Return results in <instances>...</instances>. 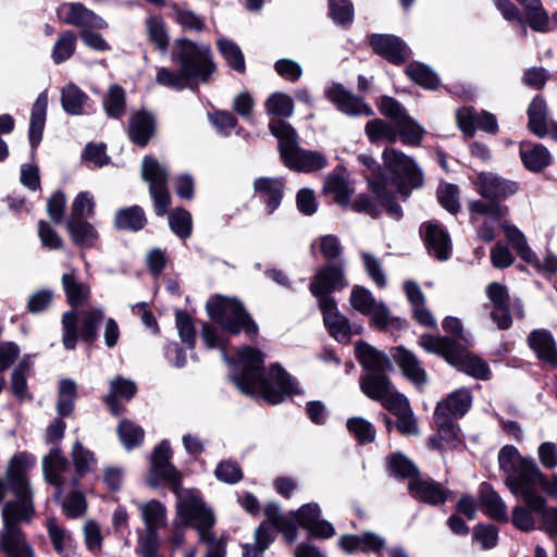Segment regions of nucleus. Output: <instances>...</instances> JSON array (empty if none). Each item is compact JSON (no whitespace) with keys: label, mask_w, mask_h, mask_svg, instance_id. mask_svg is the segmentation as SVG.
Segmentation results:
<instances>
[{"label":"nucleus","mask_w":557,"mask_h":557,"mask_svg":"<svg viewBox=\"0 0 557 557\" xmlns=\"http://www.w3.org/2000/svg\"><path fill=\"white\" fill-rule=\"evenodd\" d=\"M36 458L28 453L14 455L7 470V481L16 499L3 507V529L0 532L1 548L8 557H32L33 553L26 544L18 522L29 521L33 513L32 491L27 472L34 468Z\"/></svg>","instance_id":"obj_1"},{"label":"nucleus","mask_w":557,"mask_h":557,"mask_svg":"<svg viewBox=\"0 0 557 557\" xmlns=\"http://www.w3.org/2000/svg\"><path fill=\"white\" fill-rule=\"evenodd\" d=\"M263 363L264 356L259 349L244 347L238 351L232 379L243 393L261 396L273 405L282 403L288 395L299 393L296 381L277 364L271 367L265 377Z\"/></svg>","instance_id":"obj_2"},{"label":"nucleus","mask_w":557,"mask_h":557,"mask_svg":"<svg viewBox=\"0 0 557 557\" xmlns=\"http://www.w3.org/2000/svg\"><path fill=\"white\" fill-rule=\"evenodd\" d=\"M382 159L386 177L372 178L368 174L366 177L380 205L397 219L401 215V208L395 202L394 194L407 198L411 189L422 186L423 173L411 157L395 148L385 149Z\"/></svg>","instance_id":"obj_3"},{"label":"nucleus","mask_w":557,"mask_h":557,"mask_svg":"<svg viewBox=\"0 0 557 557\" xmlns=\"http://www.w3.org/2000/svg\"><path fill=\"white\" fill-rule=\"evenodd\" d=\"M163 472L169 478L180 496L177 505L178 516L184 519L186 523H190L198 532L199 541L207 544V553L203 557H225L226 542L223 539L215 540L214 534L210 531L215 522L214 513L208 509L201 500L193 492H178L177 479L174 470L166 468Z\"/></svg>","instance_id":"obj_4"},{"label":"nucleus","mask_w":557,"mask_h":557,"mask_svg":"<svg viewBox=\"0 0 557 557\" xmlns=\"http://www.w3.org/2000/svg\"><path fill=\"white\" fill-rule=\"evenodd\" d=\"M419 345L428 352L443 356L449 364L475 379H490L488 366L456 339L424 334L419 337Z\"/></svg>","instance_id":"obj_5"},{"label":"nucleus","mask_w":557,"mask_h":557,"mask_svg":"<svg viewBox=\"0 0 557 557\" xmlns=\"http://www.w3.org/2000/svg\"><path fill=\"white\" fill-rule=\"evenodd\" d=\"M172 61L182 67L193 87L199 83H208L216 69L208 45L185 38L174 41Z\"/></svg>","instance_id":"obj_6"},{"label":"nucleus","mask_w":557,"mask_h":557,"mask_svg":"<svg viewBox=\"0 0 557 557\" xmlns=\"http://www.w3.org/2000/svg\"><path fill=\"white\" fill-rule=\"evenodd\" d=\"M271 133L280 141V151L286 166L301 172H311L323 169L326 165V159L317 151L302 150L297 146V135L295 129L281 120L270 122Z\"/></svg>","instance_id":"obj_7"},{"label":"nucleus","mask_w":557,"mask_h":557,"mask_svg":"<svg viewBox=\"0 0 557 557\" xmlns=\"http://www.w3.org/2000/svg\"><path fill=\"white\" fill-rule=\"evenodd\" d=\"M499 468L507 474L506 484L519 497L530 482L539 481L542 472L532 458L522 457L512 445L504 446L498 454Z\"/></svg>","instance_id":"obj_8"},{"label":"nucleus","mask_w":557,"mask_h":557,"mask_svg":"<svg viewBox=\"0 0 557 557\" xmlns=\"http://www.w3.org/2000/svg\"><path fill=\"white\" fill-rule=\"evenodd\" d=\"M170 459H171V447H170V444H169L168 441H162L154 448V450H153V453L151 455V465H150V470H149V474H148V478H147L148 485L151 486V487H157V486H159V484L161 482H165V483L170 484L171 487H172V491L175 493V495L177 497V502H180V496H178V494L175 491L173 482L169 478H166V475L163 474V472H165V470H168L166 468H171L172 470H174L176 479H177V481H176L177 482V491L178 492H186L187 491V492L195 493V495L201 500V503L208 509H210L203 503L202 498L200 497V495H199V493L197 491L189 490V488H181V473L170 462ZM177 505H178V503H176V506ZM176 515H178L177 511H176ZM177 518L180 519V522L178 523H174L175 524V530L173 532V535L171 536V543L175 547L181 546L183 544V542H184V534H183V532H181L178 530V524L190 525V527L195 528L193 524L186 523L184 521V519H182L180 516H177Z\"/></svg>","instance_id":"obj_9"},{"label":"nucleus","mask_w":557,"mask_h":557,"mask_svg":"<svg viewBox=\"0 0 557 557\" xmlns=\"http://www.w3.org/2000/svg\"><path fill=\"white\" fill-rule=\"evenodd\" d=\"M209 317L232 334L240 331L248 335H256L258 326L249 318L242 304L235 298L215 295L208 299L206 305Z\"/></svg>","instance_id":"obj_10"},{"label":"nucleus","mask_w":557,"mask_h":557,"mask_svg":"<svg viewBox=\"0 0 557 557\" xmlns=\"http://www.w3.org/2000/svg\"><path fill=\"white\" fill-rule=\"evenodd\" d=\"M472 396L469 389L459 388L441 400L434 411V422L441 437L446 442L459 440V429L455 420L461 418L471 407Z\"/></svg>","instance_id":"obj_11"},{"label":"nucleus","mask_w":557,"mask_h":557,"mask_svg":"<svg viewBox=\"0 0 557 557\" xmlns=\"http://www.w3.org/2000/svg\"><path fill=\"white\" fill-rule=\"evenodd\" d=\"M141 177L149 186L150 196L153 199L154 211L158 215L165 214L170 206L168 190V170L152 157H145L141 163Z\"/></svg>","instance_id":"obj_12"},{"label":"nucleus","mask_w":557,"mask_h":557,"mask_svg":"<svg viewBox=\"0 0 557 557\" xmlns=\"http://www.w3.org/2000/svg\"><path fill=\"white\" fill-rule=\"evenodd\" d=\"M527 491H521L519 497L530 507L534 513L541 515L544 521L554 530L556 528L557 509H547L544 499L536 493L537 487H542L548 495H557V475L547 480L543 474L541 480L530 482L525 486Z\"/></svg>","instance_id":"obj_13"},{"label":"nucleus","mask_w":557,"mask_h":557,"mask_svg":"<svg viewBox=\"0 0 557 557\" xmlns=\"http://www.w3.org/2000/svg\"><path fill=\"white\" fill-rule=\"evenodd\" d=\"M349 302L355 310L370 317L380 329L385 327L391 322L388 308L382 301L376 300L371 292L362 286L352 287Z\"/></svg>","instance_id":"obj_14"},{"label":"nucleus","mask_w":557,"mask_h":557,"mask_svg":"<svg viewBox=\"0 0 557 557\" xmlns=\"http://www.w3.org/2000/svg\"><path fill=\"white\" fill-rule=\"evenodd\" d=\"M344 265V262L330 263L315 273L309 289L319 302L324 298H332V292L347 286Z\"/></svg>","instance_id":"obj_15"},{"label":"nucleus","mask_w":557,"mask_h":557,"mask_svg":"<svg viewBox=\"0 0 557 557\" xmlns=\"http://www.w3.org/2000/svg\"><path fill=\"white\" fill-rule=\"evenodd\" d=\"M321 508L318 503L304 504L299 509L290 511V521L306 529L311 536L318 539H330L335 534L332 523L320 519Z\"/></svg>","instance_id":"obj_16"},{"label":"nucleus","mask_w":557,"mask_h":557,"mask_svg":"<svg viewBox=\"0 0 557 557\" xmlns=\"http://www.w3.org/2000/svg\"><path fill=\"white\" fill-rule=\"evenodd\" d=\"M472 182L475 190L482 197L495 202L506 199L518 191L517 183L499 177L491 172L479 173Z\"/></svg>","instance_id":"obj_17"},{"label":"nucleus","mask_w":557,"mask_h":557,"mask_svg":"<svg viewBox=\"0 0 557 557\" xmlns=\"http://www.w3.org/2000/svg\"><path fill=\"white\" fill-rule=\"evenodd\" d=\"M329 99L341 112L348 115H372V109L360 98L354 96L343 85L334 83L324 91Z\"/></svg>","instance_id":"obj_18"},{"label":"nucleus","mask_w":557,"mask_h":557,"mask_svg":"<svg viewBox=\"0 0 557 557\" xmlns=\"http://www.w3.org/2000/svg\"><path fill=\"white\" fill-rule=\"evenodd\" d=\"M59 17L66 24L85 28L103 29L107 22L79 3H65L58 9Z\"/></svg>","instance_id":"obj_19"},{"label":"nucleus","mask_w":557,"mask_h":557,"mask_svg":"<svg viewBox=\"0 0 557 557\" xmlns=\"http://www.w3.org/2000/svg\"><path fill=\"white\" fill-rule=\"evenodd\" d=\"M486 296L493 306L491 311L492 320L499 329H509L512 320L509 312V294L506 286L496 282L491 283L486 286Z\"/></svg>","instance_id":"obj_20"},{"label":"nucleus","mask_w":557,"mask_h":557,"mask_svg":"<svg viewBox=\"0 0 557 557\" xmlns=\"http://www.w3.org/2000/svg\"><path fill=\"white\" fill-rule=\"evenodd\" d=\"M372 49L392 63L399 64L409 57V48L397 36L374 34L370 37Z\"/></svg>","instance_id":"obj_21"},{"label":"nucleus","mask_w":557,"mask_h":557,"mask_svg":"<svg viewBox=\"0 0 557 557\" xmlns=\"http://www.w3.org/2000/svg\"><path fill=\"white\" fill-rule=\"evenodd\" d=\"M468 208L472 221H475V215L486 216L485 225L479 230L478 234L483 240L492 242L495 236L494 228L487 225V221H502L508 214V208L495 201L486 203L481 200L469 201Z\"/></svg>","instance_id":"obj_22"},{"label":"nucleus","mask_w":557,"mask_h":557,"mask_svg":"<svg viewBox=\"0 0 557 557\" xmlns=\"http://www.w3.org/2000/svg\"><path fill=\"white\" fill-rule=\"evenodd\" d=\"M319 307L323 313L324 324L331 335L337 342L348 341L351 327L348 320L338 311L334 298H324L320 300Z\"/></svg>","instance_id":"obj_23"},{"label":"nucleus","mask_w":557,"mask_h":557,"mask_svg":"<svg viewBox=\"0 0 557 557\" xmlns=\"http://www.w3.org/2000/svg\"><path fill=\"white\" fill-rule=\"evenodd\" d=\"M422 230L429 252L438 260H447L451 251L448 233L434 222L424 223Z\"/></svg>","instance_id":"obj_24"},{"label":"nucleus","mask_w":557,"mask_h":557,"mask_svg":"<svg viewBox=\"0 0 557 557\" xmlns=\"http://www.w3.org/2000/svg\"><path fill=\"white\" fill-rule=\"evenodd\" d=\"M408 488L412 497L431 505L442 504L447 497V491L430 480L413 478Z\"/></svg>","instance_id":"obj_25"},{"label":"nucleus","mask_w":557,"mask_h":557,"mask_svg":"<svg viewBox=\"0 0 557 557\" xmlns=\"http://www.w3.org/2000/svg\"><path fill=\"white\" fill-rule=\"evenodd\" d=\"M392 356L401 369L404 375L411 382L416 385H423L426 382V373L411 351L403 347H397L393 349Z\"/></svg>","instance_id":"obj_26"},{"label":"nucleus","mask_w":557,"mask_h":557,"mask_svg":"<svg viewBox=\"0 0 557 557\" xmlns=\"http://www.w3.org/2000/svg\"><path fill=\"white\" fill-rule=\"evenodd\" d=\"M48 108V92L44 90L37 97L30 113L28 138L33 150L39 145L46 123Z\"/></svg>","instance_id":"obj_27"},{"label":"nucleus","mask_w":557,"mask_h":557,"mask_svg":"<svg viewBox=\"0 0 557 557\" xmlns=\"http://www.w3.org/2000/svg\"><path fill=\"white\" fill-rule=\"evenodd\" d=\"M67 467V459L61 454L59 448H52L42 459L45 480L57 487L58 494L61 493L63 484L61 474L66 471Z\"/></svg>","instance_id":"obj_28"},{"label":"nucleus","mask_w":557,"mask_h":557,"mask_svg":"<svg viewBox=\"0 0 557 557\" xmlns=\"http://www.w3.org/2000/svg\"><path fill=\"white\" fill-rule=\"evenodd\" d=\"M356 354L359 362L373 373H381L392 369L389 358L366 343H357Z\"/></svg>","instance_id":"obj_29"},{"label":"nucleus","mask_w":557,"mask_h":557,"mask_svg":"<svg viewBox=\"0 0 557 557\" xmlns=\"http://www.w3.org/2000/svg\"><path fill=\"white\" fill-rule=\"evenodd\" d=\"M66 230L73 243L82 248L95 247L99 239L95 225L86 219L67 220Z\"/></svg>","instance_id":"obj_30"},{"label":"nucleus","mask_w":557,"mask_h":557,"mask_svg":"<svg viewBox=\"0 0 557 557\" xmlns=\"http://www.w3.org/2000/svg\"><path fill=\"white\" fill-rule=\"evenodd\" d=\"M138 510L145 525V530L158 531L166 525V507L157 499L138 504Z\"/></svg>","instance_id":"obj_31"},{"label":"nucleus","mask_w":557,"mask_h":557,"mask_svg":"<svg viewBox=\"0 0 557 557\" xmlns=\"http://www.w3.org/2000/svg\"><path fill=\"white\" fill-rule=\"evenodd\" d=\"M528 342L540 359L552 364L557 362V348L550 332L535 330L529 335Z\"/></svg>","instance_id":"obj_32"},{"label":"nucleus","mask_w":557,"mask_h":557,"mask_svg":"<svg viewBox=\"0 0 557 557\" xmlns=\"http://www.w3.org/2000/svg\"><path fill=\"white\" fill-rule=\"evenodd\" d=\"M520 158L524 166L531 172H541L552 162L550 152L541 144H522Z\"/></svg>","instance_id":"obj_33"},{"label":"nucleus","mask_w":557,"mask_h":557,"mask_svg":"<svg viewBox=\"0 0 557 557\" xmlns=\"http://www.w3.org/2000/svg\"><path fill=\"white\" fill-rule=\"evenodd\" d=\"M265 520L262 523H267L274 531H282L287 541L293 542L296 540L297 530L290 521V512L288 515H282L277 504L270 503L264 507Z\"/></svg>","instance_id":"obj_34"},{"label":"nucleus","mask_w":557,"mask_h":557,"mask_svg":"<svg viewBox=\"0 0 557 557\" xmlns=\"http://www.w3.org/2000/svg\"><path fill=\"white\" fill-rule=\"evenodd\" d=\"M89 97L74 83H67L61 89V103L63 110L71 115H82L86 112L85 108Z\"/></svg>","instance_id":"obj_35"},{"label":"nucleus","mask_w":557,"mask_h":557,"mask_svg":"<svg viewBox=\"0 0 557 557\" xmlns=\"http://www.w3.org/2000/svg\"><path fill=\"white\" fill-rule=\"evenodd\" d=\"M61 282L66 300L72 307L83 306L88 300L90 287L88 284L77 281L75 271L64 273Z\"/></svg>","instance_id":"obj_36"},{"label":"nucleus","mask_w":557,"mask_h":557,"mask_svg":"<svg viewBox=\"0 0 557 557\" xmlns=\"http://www.w3.org/2000/svg\"><path fill=\"white\" fill-rule=\"evenodd\" d=\"M154 132V120L152 115L146 112L134 114L129 122V137L132 141L139 146H145Z\"/></svg>","instance_id":"obj_37"},{"label":"nucleus","mask_w":557,"mask_h":557,"mask_svg":"<svg viewBox=\"0 0 557 557\" xmlns=\"http://www.w3.org/2000/svg\"><path fill=\"white\" fill-rule=\"evenodd\" d=\"M253 186L256 193L265 199L269 213H273L283 197L282 182L277 178L259 177L255 181Z\"/></svg>","instance_id":"obj_38"},{"label":"nucleus","mask_w":557,"mask_h":557,"mask_svg":"<svg viewBox=\"0 0 557 557\" xmlns=\"http://www.w3.org/2000/svg\"><path fill=\"white\" fill-rule=\"evenodd\" d=\"M529 129L540 138L548 134L547 104L541 97H535L528 109Z\"/></svg>","instance_id":"obj_39"},{"label":"nucleus","mask_w":557,"mask_h":557,"mask_svg":"<svg viewBox=\"0 0 557 557\" xmlns=\"http://www.w3.org/2000/svg\"><path fill=\"white\" fill-rule=\"evenodd\" d=\"M323 191L326 195H332L336 203L347 206L354 187L349 181L341 174L334 173L326 176L323 185Z\"/></svg>","instance_id":"obj_40"},{"label":"nucleus","mask_w":557,"mask_h":557,"mask_svg":"<svg viewBox=\"0 0 557 557\" xmlns=\"http://www.w3.org/2000/svg\"><path fill=\"white\" fill-rule=\"evenodd\" d=\"M361 391L371 399L381 401L392 389L393 386L384 372L369 373L360 382Z\"/></svg>","instance_id":"obj_41"},{"label":"nucleus","mask_w":557,"mask_h":557,"mask_svg":"<svg viewBox=\"0 0 557 557\" xmlns=\"http://www.w3.org/2000/svg\"><path fill=\"white\" fill-rule=\"evenodd\" d=\"M136 393V385L134 382L125 379H114L110 382V393L106 396V403L110 407L113 414L120 413V408L116 404V398L131 399Z\"/></svg>","instance_id":"obj_42"},{"label":"nucleus","mask_w":557,"mask_h":557,"mask_svg":"<svg viewBox=\"0 0 557 557\" xmlns=\"http://www.w3.org/2000/svg\"><path fill=\"white\" fill-rule=\"evenodd\" d=\"M76 399V383L70 379H62L58 386L57 411L60 417H67L74 410Z\"/></svg>","instance_id":"obj_43"},{"label":"nucleus","mask_w":557,"mask_h":557,"mask_svg":"<svg viewBox=\"0 0 557 557\" xmlns=\"http://www.w3.org/2000/svg\"><path fill=\"white\" fill-rule=\"evenodd\" d=\"M114 223L121 230L138 231L146 224V218L143 209L134 206L119 210L115 213Z\"/></svg>","instance_id":"obj_44"},{"label":"nucleus","mask_w":557,"mask_h":557,"mask_svg":"<svg viewBox=\"0 0 557 557\" xmlns=\"http://www.w3.org/2000/svg\"><path fill=\"white\" fill-rule=\"evenodd\" d=\"M481 502L484 506L486 513L498 521H508L507 508L500 496L490 488L487 485H483L481 492Z\"/></svg>","instance_id":"obj_45"},{"label":"nucleus","mask_w":557,"mask_h":557,"mask_svg":"<svg viewBox=\"0 0 557 557\" xmlns=\"http://www.w3.org/2000/svg\"><path fill=\"white\" fill-rule=\"evenodd\" d=\"M276 531L268 527L267 523H261L255 532V545H243V557H261L262 553L270 546L275 537Z\"/></svg>","instance_id":"obj_46"},{"label":"nucleus","mask_w":557,"mask_h":557,"mask_svg":"<svg viewBox=\"0 0 557 557\" xmlns=\"http://www.w3.org/2000/svg\"><path fill=\"white\" fill-rule=\"evenodd\" d=\"M522 5L530 27L535 32L547 33L549 30V17L540 0H528Z\"/></svg>","instance_id":"obj_47"},{"label":"nucleus","mask_w":557,"mask_h":557,"mask_svg":"<svg viewBox=\"0 0 557 557\" xmlns=\"http://www.w3.org/2000/svg\"><path fill=\"white\" fill-rule=\"evenodd\" d=\"M524 262L545 277H553L557 274V253L548 248L544 250L541 257L532 251Z\"/></svg>","instance_id":"obj_48"},{"label":"nucleus","mask_w":557,"mask_h":557,"mask_svg":"<svg viewBox=\"0 0 557 557\" xmlns=\"http://www.w3.org/2000/svg\"><path fill=\"white\" fill-rule=\"evenodd\" d=\"M156 83L173 90H183L186 87H193L182 67H180L178 71H173L164 66L157 67Z\"/></svg>","instance_id":"obj_49"},{"label":"nucleus","mask_w":557,"mask_h":557,"mask_svg":"<svg viewBox=\"0 0 557 557\" xmlns=\"http://www.w3.org/2000/svg\"><path fill=\"white\" fill-rule=\"evenodd\" d=\"M264 108L270 115L289 117L294 113V100L289 95L276 91L268 97Z\"/></svg>","instance_id":"obj_50"},{"label":"nucleus","mask_w":557,"mask_h":557,"mask_svg":"<svg viewBox=\"0 0 557 557\" xmlns=\"http://www.w3.org/2000/svg\"><path fill=\"white\" fill-rule=\"evenodd\" d=\"M364 132L373 144L381 140L396 143L398 137L397 131L391 124L380 119L369 121L366 124Z\"/></svg>","instance_id":"obj_51"},{"label":"nucleus","mask_w":557,"mask_h":557,"mask_svg":"<svg viewBox=\"0 0 557 557\" xmlns=\"http://www.w3.org/2000/svg\"><path fill=\"white\" fill-rule=\"evenodd\" d=\"M71 457L75 470L79 475H85L86 473L94 471L97 467V459L94 453L84 447L81 442L74 443Z\"/></svg>","instance_id":"obj_52"},{"label":"nucleus","mask_w":557,"mask_h":557,"mask_svg":"<svg viewBox=\"0 0 557 557\" xmlns=\"http://www.w3.org/2000/svg\"><path fill=\"white\" fill-rule=\"evenodd\" d=\"M96 201L90 191L78 193L71 205V215L69 220H83L95 214Z\"/></svg>","instance_id":"obj_53"},{"label":"nucleus","mask_w":557,"mask_h":557,"mask_svg":"<svg viewBox=\"0 0 557 557\" xmlns=\"http://www.w3.org/2000/svg\"><path fill=\"white\" fill-rule=\"evenodd\" d=\"M216 45L228 66L239 73L245 72L244 54L236 44L226 38H220Z\"/></svg>","instance_id":"obj_54"},{"label":"nucleus","mask_w":557,"mask_h":557,"mask_svg":"<svg viewBox=\"0 0 557 557\" xmlns=\"http://www.w3.org/2000/svg\"><path fill=\"white\" fill-rule=\"evenodd\" d=\"M401 139L407 145L419 146L423 135L424 128L412 117L406 115L396 123Z\"/></svg>","instance_id":"obj_55"},{"label":"nucleus","mask_w":557,"mask_h":557,"mask_svg":"<svg viewBox=\"0 0 557 557\" xmlns=\"http://www.w3.org/2000/svg\"><path fill=\"white\" fill-rule=\"evenodd\" d=\"M103 107L107 114L111 117H120L125 112V91L112 84L108 89V95L103 100Z\"/></svg>","instance_id":"obj_56"},{"label":"nucleus","mask_w":557,"mask_h":557,"mask_svg":"<svg viewBox=\"0 0 557 557\" xmlns=\"http://www.w3.org/2000/svg\"><path fill=\"white\" fill-rule=\"evenodd\" d=\"M407 75L424 88L433 89L438 85L436 74L423 63H410L406 69Z\"/></svg>","instance_id":"obj_57"},{"label":"nucleus","mask_w":557,"mask_h":557,"mask_svg":"<svg viewBox=\"0 0 557 557\" xmlns=\"http://www.w3.org/2000/svg\"><path fill=\"white\" fill-rule=\"evenodd\" d=\"M76 46V36L72 32L63 33L52 48V60L55 64L63 63L69 60Z\"/></svg>","instance_id":"obj_58"},{"label":"nucleus","mask_w":557,"mask_h":557,"mask_svg":"<svg viewBox=\"0 0 557 557\" xmlns=\"http://www.w3.org/2000/svg\"><path fill=\"white\" fill-rule=\"evenodd\" d=\"M120 441L126 449H132L141 444L144 430L128 420H123L117 426Z\"/></svg>","instance_id":"obj_59"},{"label":"nucleus","mask_w":557,"mask_h":557,"mask_svg":"<svg viewBox=\"0 0 557 557\" xmlns=\"http://www.w3.org/2000/svg\"><path fill=\"white\" fill-rule=\"evenodd\" d=\"M347 429L360 444L373 442L376 435L372 423L360 417L348 419Z\"/></svg>","instance_id":"obj_60"},{"label":"nucleus","mask_w":557,"mask_h":557,"mask_svg":"<svg viewBox=\"0 0 557 557\" xmlns=\"http://www.w3.org/2000/svg\"><path fill=\"white\" fill-rule=\"evenodd\" d=\"M146 27L151 42L162 52H165L168 50L170 39L164 22L159 17L150 16L146 21Z\"/></svg>","instance_id":"obj_61"},{"label":"nucleus","mask_w":557,"mask_h":557,"mask_svg":"<svg viewBox=\"0 0 557 557\" xmlns=\"http://www.w3.org/2000/svg\"><path fill=\"white\" fill-rule=\"evenodd\" d=\"M169 224L178 237L187 238L191 233L193 219L188 211L176 209L169 214Z\"/></svg>","instance_id":"obj_62"},{"label":"nucleus","mask_w":557,"mask_h":557,"mask_svg":"<svg viewBox=\"0 0 557 557\" xmlns=\"http://www.w3.org/2000/svg\"><path fill=\"white\" fill-rule=\"evenodd\" d=\"M104 312L101 308H92L82 313V326L79 335L85 341H92L97 335V325L103 319Z\"/></svg>","instance_id":"obj_63"},{"label":"nucleus","mask_w":557,"mask_h":557,"mask_svg":"<svg viewBox=\"0 0 557 557\" xmlns=\"http://www.w3.org/2000/svg\"><path fill=\"white\" fill-rule=\"evenodd\" d=\"M160 546L158 531L145 530L138 535L137 554L141 557H157Z\"/></svg>","instance_id":"obj_64"}]
</instances>
